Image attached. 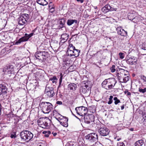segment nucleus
<instances>
[{
	"label": "nucleus",
	"instance_id": "15",
	"mask_svg": "<svg viewBox=\"0 0 146 146\" xmlns=\"http://www.w3.org/2000/svg\"><path fill=\"white\" fill-rule=\"evenodd\" d=\"M137 61V59L134 57L130 58L127 59V63L131 65L136 64Z\"/></svg>",
	"mask_w": 146,
	"mask_h": 146
},
{
	"label": "nucleus",
	"instance_id": "47",
	"mask_svg": "<svg viewBox=\"0 0 146 146\" xmlns=\"http://www.w3.org/2000/svg\"><path fill=\"white\" fill-rule=\"evenodd\" d=\"M141 48L144 50H146V46H145V44L143 45Z\"/></svg>",
	"mask_w": 146,
	"mask_h": 146
},
{
	"label": "nucleus",
	"instance_id": "17",
	"mask_svg": "<svg viewBox=\"0 0 146 146\" xmlns=\"http://www.w3.org/2000/svg\"><path fill=\"white\" fill-rule=\"evenodd\" d=\"M68 87L70 90L74 91L76 90V88H77V86L75 84L71 83L68 85Z\"/></svg>",
	"mask_w": 146,
	"mask_h": 146
},
{
	"label": "nucleus",
	"instance_id": "51",
	"mask_svg": "<svg viewBox=\"0 0 146 146\" xmlns=\"http://www.w3.org/2000/svg\"><path fill=\"white\" fill-rule=\"evenodd\" d=\"M76 1L78 2H80L81 3H82L83 2L84 0H76Z\"/></svg>",
	"mask_w": 146,
	"mask_h": 146
},
{
	"label": "nucleus",
	"instance_id": "36",
	"mask_svg": "<svg viewBox=\"0 0 146 146\" xmlns=\"http://www.w3.org/2000/svg\"><path fill=\"white\" fill-rule=\"evenodd\" d=\"M115 65H113L110 68V69L111 70V72H115Z\"/></svg>",
	"mask_w": 146,
	"mask_h": 146
},
{
	"label": "nucleus",
	"instance_id": "44",
	"mask_svg": "<svg viewBox=\"0 0 146 146\" xmlns=\"http://www.w3.org/2000/svg\"><path fill=\"white\" fill-rule=\"evenodd\" d=\"M16 133L15 132L11 134L10 137H16Z\"/></svg>",
	"mask_w": 146,
	"mask_h": 146
},
{
	"label": "nucleus",
	"instance_id": "62",
	"mask_svg": "<svg viewBox=\"0 0 146 146\" xmlns=\"http://www.w3.org/2000/svg\"><path fill=\"white\" fill-rule=\"evenodd\" d=\"M56 110H54L53 111V113H54L55 112H56Z\"/></svg>",
	"mask_w": 146,
	"mask_h": 146
},
{
	"label": "nucleus",
	"instance_id": "22",
	"mask_svg": "<svg viewBox=\"0 0 146 146\" xmlns=\"http://www.w3.org/2000/svg\"><path fill=\"white\" fill-rule=\"evenodd\" d=\"M126 76H125V77L123 78V79H121V80H120V81L121 82H126L128 81L129 80V76L128 73L125 74Z\"/></svg>",
	"mask_w": 146,
	"mask_h": 146
},
{
	"label": "nucleus",
	"instance_id": "45",
	"mask_svg": "<svg viewBox=\"0 0 146 146\" xmlns=\"http://www.w3.org/2000/svg\"><path fill=\"white\" fill-rule=\"evenodd\" d=\"M78 50V49H76L75 48H72V47L71 48H70V47H68V48H67V50Z\"/></svg>",
	"mask_w": 146,
	"mask_h": 146
},
{
	"label": "nucleus",
	"instance_id": "6",
	"mask_svg": "<svg viewBox=\"0 0 146 146\" xmlns=\"http://www.w3.org/2000/svg\"><path fill=\"white\" fill-rule=\"evenodd\" d=\"M33 35V33H31L29 34H28L27 33L25 34L24 36L21 38L18 41L16 42V44H18L22 42L27 41Z\"/></svg>",
	"mask_w": 146,
	"mask_h": 146
},
{
	"label": "nucleus",
	"instance_id": "50",
	"mask_svg": "<svg viewBox=\"0 0 146 146\" xmlns=\"http://www.w3.org/2000/svg\"><path fill=\"white\" fill-rule=\"evenodd\" d=\"M68 47H70V48L72 47V48H75V47L73 46V44H69Z\"/></svg>",
	"mask_w": 146,
	"mask_h": 146
},
{
	"label": "nucleus",
	"instance_id": "9",
	"mask_svg": "<svg viewBox=\"0 0 146 146\" xmlns=\"http://www.w3.org/2000/svg\"><path fill=\"white\" fill-rule=\"evenodd\" d=\"M99 132L101 136H106L108 135L110 132L108 129L106 127L100 128L99 130Z\"/></svg>",
	"mask_w": 146,
	"mask_h": 146
},
{
	"label": "nucleus",
	"instance_id": "14",
	"mask_svg": "<svg viewBox=\"0 0 146 146\" xmlns=\"http://www.w3.org/2000/svg\"><path fill=\"white\" fill-rule=\"evenodd\" d=\"M7 88L5 85L2 84H0V94H5L7 93Z\"/></svg>",
	"mask_w": 146,
	"mask_h": 146
},
{
	"label": "nucleus",
	"instance_id": "13",
	"mask_svg": "<svg viewBox=\"0 0 146 146\" xmlns=\"http://www.w3.org/2000/svg\"><path fill=\"white\" fill-rule=\"evenodd\" d=\"M69 35L66 33H63L61 36V42L64 43L66 42L68 39Z\"/></svg>",
	"mask_w": 146,
	"mask_h": 146
},
{
	"label": "nucleus",
	"instance_id": "24",
	"mask_svg": "<svg viewBox=\"0 0 146 146\" xmlns=\"http://www.w3.org/2000/svg\"><path fill=\"white\" fill-rule=\"evenodd\" d=\"M68 119H65V122H64L62 120H61L60 121V123L64 127H67L68 126Z\"/></svg>",
	"mask_w": 146,
	"mask_h": 146
},
{
	"label": "nucleus",
	"instance_id": "53",
	"mask_svg": "<svg viewBox=\"0 0 146 146\" xmlns=\"http://www.w3.org/2000/svg\"><path fill=\"white\" fill-rule=\"evenodd\" d=\"M52 134L54 136H55L57 135V133H54L53 132H52Z\"/></svg>",
	"mask_w": 146,
	"mask_h": 146
},
{
	"label": "nucleus",
	"instance_id": "54",
	"mask_svg": "<svg viewBox=\"0 0 146 146\" xmlns=\"http://www.w3.org/2000/svg\"><path fill=\"white\" fill-rule=\"evenodd\" d=\"M21 140L23 141H24L25 140V137H21Z\"/></svg>",
	"mask_w": 146,
	"mask_h": 146
},
{
	"label": "nucleus",
	"instance_id": "10",
	"mask_svg": "<svg viewBox=\"0 0 146 146\" xmlns=\"http://www.w3.org/2000/svg\"><path fill=\"white\" fill-rule=\"evenodd\" d=\"M21 137H33V134L30 131L25 130L22 131L20 134Z\"/></svg>",
	"mask_w": 146,
	"mask_h": 146
},
{
	"label": "nucleus",
	"instance_id": "26",
	"mask_svg": "<svg viewBox=\"0 0 146 146\" xmlns=\"http://www.w3.org/2000/svg\"><path fill=\"white\" fill-rule=\"evenodd\" d=\"M135 13H131L129 14L128 17L129 19L130 20H132V21H133V20L136 15Z\"/></svg>",
	"mask_w": 146,
	"mask_h": 146
},
{
	"label": "nucleus",
	"instance_id": "32",
	"mask_svg": "<svg viewBox=\"0 0 146 146\" xmlns=\"http://www.w3.org/2000/svg\"><path fill=\"white\" fill-rule=\"evenodd\" d=\"M57 80V79L56 78V76H54L52 77L50 79V80L52 81V82L53 83H56V81H55Z\"/></svg>",
	"mask_w": 146,
	"mask_h": 146
},
{
	"label": "nucleus",
	"instance_id": "11",
	"mask_svg": "<svg viewBox=\"0 0 146 146\" xmlns=\"http://www.w3.org/2000/svg\"><path fill=\"white\" fill-rule=\"evenodd\" d=\"M117 33L121 36H126L127 35V32L121 27H118L116 28Z\"/></svg>",
	"mask_w": 146,
	"mask_h": 146
},
{
	"label": "nucleus",
	"instance_id": "35",
	"mask_svg": "<svg viewBox=\"0 0 146 146\" xmlns=\"http://www.w3.org/2000/svg\"><path fill=\"white\" fill-rule=\"evenodd\" d=\"M141 79L143 80V82L144 84L146 83V77L144 75L141 76Z\"/></svg>",
	"mask_w": 146,
	"mask_h": 146
},
{
	"label": "nucleus",
	"instance_id": "59",
	"mask_svg": "<svg viewBox=\"0 0 146 146\" xmlns=\"http://www.w3.org/2000/svg\"><path fill=\"white\" fill-rule=\"evenodd\" d=\"M130 130L131 131H133V128H131L130 129Z\"/></svg>",
	"mask_w": 146,
	"mask_h": 146
},
{
	"label": "nucleus",
	"instance_id": "57",
	"mask_svg": "<svg viewBox=\"0 0 146 146\" xmlns=\"http://www.w3.org/2000/svg\"><path fill=\"white\" fill-rule=\"evenodd\" d=\"M38 73L40 74V76H41L42 77L43 76V75L42 74V73L41 72V73H40V72H38Z\"/></svg>",
	"mask_w": 146,
	"mask_h": 146
},
{
	"label": "nucleus",
	"instance_id": "8",
	"mask_svg": "<svg viewBox=\"0 0 146 146\" xmlns=\"http://www.w3.org/2000/svg\"><path fill=\"white\" fill-rule=\"evenodd\" d=\"M80 52V50H67L66 52V55L70 56H74L75 57H78Z\"/></svg>",
	"mask_w": 146,
	"mask_h": 146
},
{
	"label": "nucleus",
	"instance_id": "38",
	"mask_svg": "<svg viewBox=\"0 0 146 146\" xmlns=\"http://www.w3.org/2000/svg\"><path fill=\"white\" fill-rule=\"evenodd\" d=\"M139 91L140 92L144 93L146 92V88H145L143 89L139 88Z\"/></svg>",
	"mask_w": 146,
	"mask_h": 146
},
{
	"label": "nucleus",
	"instance_id": "49",
	"mask_svg": "<svg viewBox=\"0 0 146 146\" xmlns=\"http://www.w3.org/2000/svg\"><path fill=\"white\" fill-rule=\"evenodd\" d=\"M65 119H68L67 117H63V118L61 119L60 120H63V122H65Z\"/></svg>",
	"mask_w": 146,
	"mask_h": 146
},
{
	"label": "nucleus",
	"instance_id": "30",
	"mask_svg": "<svg viewBox=\"0 0 146 146\" xmlns=\"http://www.w3.org/2000/svg\"><path fill=\"white\" fill-rule=\"evenodd\" d=\"M21 17H23V18H24L27 21L29 18L28 15L27 14H23Z\"/></svg>",
	"mask_w": 146,
	"mask_h": 146
},
{
	"label": "nucleus",
	"instance_id": "39",
	"mask_svg": "<svg viewBox=\"0 0 146 146\" xmlns=\"http://www.w3.org/2000/svg\"><path fill=\"white\" fill-rule=\"evenodd\" d=\"M62 75L60 78V79H59V84L58 88H59L61 86V84L62 80Z\"/></svg>",
	"mask_w": 146,
	"mask_h": 146
},
{
	"label": "nucleus",
	"instance_id": "41",
	"mask_svg": "<svg viewBox=\"0 0 146 146\" xmlns=\"http://www.w3.org/2000/svg\"><path fill=\"white\" fill-rule=\"evenodd\" d=\"M90 137H86V139H90V141L91 142H94V140L95 139H96V137H90Z\"/></svg>",
	"mask_w": 146,
	"mask_h": 146
},
{
	"label": "nucleus",
	"instance_id": "12",
	"mask_svg": "<svg viewBox=\"0 0 146 146\" xmlns=\"http://www.w3.org/2000/svg\"><path fill=\"white\" fill-rule=\"evenodd\" d=\"M120 72L118 73L117 76L118 79L120 80H121L124 77L126 76L125 74L128 73V72L123 69H121L120 70Z\"/></svg>",
	"mask_w": 146,
	"mask_h": 146
},
{
	"label": "nucleus",
	"instance_id": "46",
	"mask_svg": "<svg viewBox=\"0 0 146 146\" xmlns=\"http://www.w3.org/2000/svg\"><path fill=\"white\" fill-rule=\"evenodd\" d=\"M117 10V9L116 8H113L112 7H111L110 6V9H109V11H116Z\"/></svg>",
	"mask_w": 146,
	"mask_h": 146
},
{
	"label": "nucleus",
	"instance_id": "4",
	"mask_svg": "<svg viewBox=\"0 0 146 146\" xmlns=\"http://www.w3.org/2000/svg\"><path fill=\"white\" fill-rule=\"evenodd\" d=\"M51 121L48 119H47L46 120H38V125H40V127L43 128L48 129L49 128V125H48V122L50 123Z\"/></svg>",
	"mask_w": 146,
	"mask_h": 146
},
{
	"label": "nucleus",
	"instance_id": "29",
	"mask_svg": "<svg viewBox=\"0 0 146 146\" xmlns=\"http://www.w3.org/2000/svg\"><path fill=\"white\" fill-rule=\"evenodd\" d=\"M90 117L89 116L86 118H84V122L87 124H89L92 121V120H88V119H89Z\"/></svg>",
	"mask_w": 146,
	"mask_h": 146
},
{
	"label": "nucleus",
	"instance_id": "16",
	"mask_svg": "<svg viewBox=\"0 0 146 146\" xmlns=\"http://www.w3.org/2000/svg\"><path fill=\"white\" fill-rule=\"evenodd\" d=\"M10 66L9 65H8L6 66L3 69V71L5 74H10L11 73L12 71L10 68Z\"/></svg>",
	"mask_w": 146,
	"mask_h": 146
},
{
	"label": "nucleus",
	"instance_id": "60",
	"mask_svg": "<svg viewBox=\"0 0 146 146\" xmlns=\"http://www.w3.org/2000/svg\"><path fill=\"white\" fill-rule=\"evenodd\" d=\"M48 136H49V135H45V137H48Z\"/></svg>",
	"mask_w": 146,
	"mask_h": 146
},
{
	"label": "nucleus",
	"instance_id": "18",
	"mask_svg": "<svg viewBox=\"0 0 146 146\" xmlns=\"http://www.w3.org/2000/svg\"><path fill=\"white\" fill-rule=\"evenodd\" d=\"M110 8V6L108 4H107L102 9V11L104 13H106L109 11Z\"/></svg>",
	"mask_w": 146,
	"mask_h": 146
},
{
	"label": "nucleus",
	"instance_id": "19",
	"mask_svg": "<svg viewBox=\"0 0 146 146\" xmlns=\"http://www.w3.org/2000/svg\"><path fill=\"white\" fill-rule=\"evenodd\" d=\"M65 20L64 19L62 18L59 20L58 22V24L59 25V28H61L64 27L65 24Z\"/></svg>",
	"mask_w": 146,
	"mask_h": 146
},
{
	"label": "nucleus",
	"instance_id": "37",
	"mask_svg": "<svg viewBox=\"0 0 146 146\" xmlns=\"http://www.w3.org/2000/svg\"><path fill=\"white\" fill-rule=\"evenodd\" d=\"M119 58L121 59L123 58L125 56L124 54L122 52L119 53Z\"/></svg>",
	"mask_w": 146,
	"mask_h": 146
},
{
	"label": "nucleus",
	"instance_id": "34",
	"mask_svg": "<svg viewBox=\"0 0 146 146\" xmlns=\"http://www.w3.org/2000/svg\"><path fill=\"white\" fill-rule=\"evenodd\" d=\"M113 98V96H110L109 98V101H108V104H111L113 102L112 99Z\"/></svg>",
	"mask_w": 146,
	"mask_h": 146
},
{
	"label": "nucleus",
	"instance_id": "58",
	"mask_svg": "<svg viewBox=\"0 0 146 146\" xmlns=\"http://www.w3.org/2000/svg\"><path fill=\"white\" fill-rule=\"evenodd\" d=\"M131 94L130 93V92H127V95L128 96H129V95H130Z\"/></svg>",
	"mask_w": 146,
	"mask_h": 146
},
{
	"label": "nucleus",
	"instance_id": "21",
	"mask_svg": "<svg viewBox=\"0 0 146 146\" xmlns=\"http://www.w3.org/2000/svg\"><path fill=\"white\" fill-rule=\"evenodd\" d=\"M50 92H45V93L48 97H52L54 95V89L53 88H50Z\"/></svg>",
	"mask_w": 146,
	"mask_h": 146
},
{
	"label": "nucleus",
	"instance_id": "5",
	"mask_svg": "<svg viewBox=\"0 0 146 146\" xmlns=\"http://www.w3.org/2000/svg\"><path fill=\"white\" fill-rule=\"evenodd\" d=\"M75 110L78 114L82 116L85 115L88 111L87 108L84 106L76 107L75 108Z\"/></svg>",
	"mask_w": 146,
	"mask_h": 146
},
{
	"label": "nucleus",
	"instance_id": "56",
	"mask_svg": "<svg viewBox=\"0 0 146 146\" xmlns=\"http://www.w3.org/2000/svg\"><path fill=\"white\" fill-rule=\"evenodd\" d=\"M124 108V105L123 104L121 107V110H123Z\"/></svg>",
	"mask_w": 146,
	"mask_h": 146
},
{
	"label": "nucleus",
	"instance_id": "43",
	"mask_svg": "<svg viewBox=\"0 0 146 146\" xmlns=\"http://www.w3.org/2000/svg\"><path fill=\"white\" fill-rule=\"evenodd\" d=\"M33 137H31H31H29H29H25V140L24 141H25L26 142H27L29 141Z\"/></svg>",
	"mask_w": 146,
	"mask_h": 146
},
{
	"label": "nucleus",
	"instance_id": "64",
	"mask_svg": "<svg viewBox=\"0 0 146 146\" xmlns=\"http://www.w3.org/2000/svg\"><path fill=\"white\" fill-rule=\"evenodd\" d=\"M91 117H92V118H93V116H91Z\"/></svg>",
	"mask_w": 146,
	"mask_h": 146
},
{
	"label": "nucleus",
	"instance_id": "28",
	"mask_svg": "<svg viewBox=\"0 0 146 146\" xmlns=\"http://www.w3.org/2000/svg\"><path fill=\"white\" fill-rule=\"evenodd\" d=\"M143 143V141L142 140H139L136 141L135 143V146H141Z\"/></svg>",
	"mask_w": 146,
	"mask_h": 146
},
{
	"label": "nucleus",
	"instance_id": "1",
	"mask_svg": "<svg viewBox=\"0 0 146 146\" xmlns=\"http://www.w3.org/2000/svg\"><path fill=\"white\" fill-rule=\"evenodd\" d=\"M117 82L114 78H110L105 79L102 83V87L108 90L113 88Z\"/></svg>",
	"mask_w": 146,
	"mask_h": 146
},
{
	"label": "nucleus",
	"instance_id": "33",
	"mask_svg": "<svg viewBox=\"0 0 146 146\" xmlns=\"http://www.w3.org/2000/svg\"><path fill=\"white\" fill-rule=\"evenodd\" d=\"M94 136H97V135L95 133H93L88 134L87 136L85 137H94Z\"/></svg>",
	"mask_w": 146,
	"mask_h": 146
},
{
	"label": "nucleus",
	"instance_id": "55",
	"mask_svg": "<svg viewBox=\"0 0 146 146\" xmlns=\"http://www.w3.org/2000/svg\"><path fill=\"white\" fill-rule=\"evenodd\" d=\"M54 11V8H52L50 9V12H53V11Z\"/></svg>",
	"mask_w": 146,
	"mask_h": 146
},
{
	"label": "nucleus",
	"instance_id": "7",
	"mask_svg": "<svg viewBox=\"0 0 146 146\" xmlns=\"http://www.w3.org/2000/svg\"><path fill=\"white\" fill-rule=\"evenodd\" d=\"M83 84H84L81 87L80 92L81 93L86 94L89 91L90 87L88 85V82L85 83V81L83 82Z\"/></svg>",
	"mask_w": 146,
	"mask_h": 146
},
{
	"label": "nucleus",
	"instance_id": "63",
	"mask_svg": "<svg viewBox=\"0 0 146 146\" xmlns=\"http://www.w3.org/2000/svg\"><path fill=\"white\" fill-rule=\"evenodd\" d=\"M117 139V141H119V139Z\"/></svg>",
	"mask_w": 146,
	"mask_h": 146
},
{
	"label": "nucleus",
	"instance_id": "3",
	"mask_svg": "<svg viewBox=\"0 0 146 146\" xmlns=\"http://www.w3.org/2000/svg\"><path fill=\"white\" fill-rule=\"evenodd\" d=\"M48 52L45 51H38L35 53V55L36 58L41 61L45 59L48 56Z\"/></svg>",
	"mask_w": 146,
	"mask_h": 146
},
{
	"label": "nucleus",
	"instance_id": "31",
	"mask_svg": "<svg viewBox=\"0 0 146 146\" xmlns=\"http://www.w3.org/2000/svg\"><path fill=\"white\" fill-rule=\"evenodd\" d=\"M113 99L114 101V103L115 105H117L120 102V100L116 97H114Z\"/></svg>",
	"mask_w": 146,
	"mask_h": 146
},
{
	"label": "nucleus",
	"instance_id": "52",
	"mask_svg": "<svg viewBox=\"0 0 146 146\" xmlns=\"http://www.w3.org/2000/svg\"><path fill=\"white\" fill-rule=\"evenodd\" d=\"M1 105L0 103V115H1Z\"/></svg>",
	"mask_w": 146,
	"mask_h": 146
},
{
	"label": "nucleus",
	"instance_id": "48",
	"mask_svg": "<svg viewBox=\"0 0 146 146\" xmlns=\"http://www.w3.org/2000/svg\"><path fill=\"white\" fill-rule=\"evenodd\" d=\"M56 104L60 105L62 104V102L61 101H58L56 102Z\"/></svg>",
	"mask_w": 146,
	"mask_h": 146
},
{
	"label": "nucleus",
	"instance_id": "42",
	"mask_svg": "<svg viewBox=\"0 0 146 146\" xmlns=\"http://www.w3.org/2000/svg\"><path fill=\"white\" fill-rule=\"evenodd\" d=\"M118 146H125L123 142H119L117 144Z\"/></svg>",
	"mask_w": 146,
	"mask_h": 146
},
{
	"label": "nucleus",
	"instance_id": "23",
	"mask_svg": "<svg viewBox=\"0 0 146 146\" xmlns=\"http://www.w3.org/2000/svg\"><path fill=\"white\" fill-rule=\"evenodd\" d=\"M74 23L76 24H77V20L75 19H68L67 21V24L68 25L70 26L73 24Z\"/></svg>",
	"mask_w": 146,
	"mask_h": 146
},
{
	"label": "nucleus",
	"instance_id": "27",
	"mask_svg": "<svg viewBox=\"0 0 146 146\" xmlns=\"http://www.w3.org/2000/svg\"><path fill=\"white\" fill-rule=\"evenodd\" d=\"M135 16L133 22L135 23H137L140 20L139 19L140 16L137 13H135Z\"/></svg>",
	"mask_w": 146,
	"mask_h": 146
},
{
	"label": "nucleus",
	"instance_id": "25",
	"mask_svg": "<svg viewBox=\"0 0 146 146\" xmlns=\"http://www.w3.org/2000/svg\"><path fill=\"white\" fill-rule=\"evenodd\" d=\"M36 2L38 4L42 5H46L48 4V2L45 0H37Z\"/></svg>",
	"mask_w": 146,
	"mask_h": 146
},
{
	"label": "nucleus",
	"instance_id": "61",
	"mask_svg": "<svg viewBox=\"0 0 146 146\" xmlns=\"http://www.w3.org/2000/svg\"><path fill=\"white\" fill-rule=\"evenodd\" d=\"M105 139H106V140H109V141H110V140L108 138H105Z\"/></svg>",
	"mask_w": 146,
	"mask_h": 146
},
{
	"label": "nucleus",
	"instance_id": "20",
	"mask_svg": "<svg viewBox=\"0 0 146 146\" xmlns=\"http://www.w3.org/2000/svg\"><path fill=\"white\" fill-rule=\"evenodd\" d=\"M27 22V21L22 17H20L18 19V24L21 25H24Z\"/></svg>",
	"mask_w": 146,
	"mask_h": 146
},
{
	"label": "nucleus",
	"instance_id": "40",
	"mask_svg": "<svg viewBox=\"0 0 146 146\" xmlns=\"http://www.w3.org/2000/svg\"><path fill=\"white\" fill-rule=\"evenodd\" d=\"M50 88H53L52 87H47L46 86V89H45V92H50L51 89Z\"/></svg>",
	"mask_w": 146,
	"mask_h": 146
},
{
	"label": "nucleus",
	"instance_id": "2",
	"mask_svg": "<svg viewBox=\"0 0 146 146\" xmlns=\"http://www.w3.org/2000/svg\"><path fill=\"white\" fill-rule=\"evenodd\" d=\"M40 106L42 111L44 113H48L52 109V104L49 102H42Z\"/></svg>",
	"mask_w": 146,
	"mask_h": 146
}]
</instances>
